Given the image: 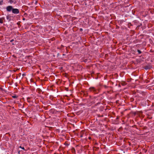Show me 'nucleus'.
Returning a JSON list of instances; mask_svg holds the SVG:
<instances>
[{"label": "nucleus", "mask_w": 154, "mask_h": 154, "mask_svg": "<svg viewBox=\"0 0 154 154\" xmlns=\"http://www.w3.org/2000/svg\"><path fill=\"white\" fill-rule=\"evenodd\" d=\"M19 147L20 148H21V149H24V148L23 147H22L21 146H20Z\"/></svg>", "instance_id": "obj_13"}, {"label": "nucleus", "mask_w": 154, "mask_h": 154, "mask_svg": "<svg viewBox=\"0 0 154 154\" xmlns=\"http://www.w3.org/2000/svg\"><path fill=\"white\" fill-rule=\"evenodd\" d=\"M152 68V66L150 65L144 66L143 68L146 70L150 69Z\"/></svg>", "instance_id": "obj_4"}, {"label": "nucleus", "mask_w": 154, "mask_h": 154, "mask_svg": "<svg viewBox=\"0 0 154 154\" xmlns=\"http://www.w3.org/2000/svg\"><path fill=\"white\" fill-rule=\"evenodd\" d=\"M80 31H82V28L80 29Z\"/></svg>", "instance_id": "obj_15"}, {"label": "nucleus", "mask_w": 154, "mask_h": 154, "mask_svg": "<svg viewBox=\"0 0 154 154\" xmlns=\"http://www.w3.org/2000/svg\"><path fill=\"white\" fill-rule=\"evenodd\" d=\"M12 97L14 98H16L17 97V96L16 95H14L12 96Z\"/></svg>", "instance_id": "obj_8"}, {"label": "nucleus", "mask_w": 154, "mask_h": 154, "mask_svg": "<svg viewBox=\"0 0 154 154\" xmlns=\"http://www.w3.org/2000/svg\"><path fill=\"white\" fill-rule=\"evenodd\" d=\"M89 89L91 91H93L95 93H98L97 91L95 89L94 87H91L89 88Z\"/></svg>", "instance_id": "obj_2"}, {"label": "nucleus", "mask_w": 154, "mask_h": 154, "mask_svg": "<svg viewBox=\"0 0 154 154\" xmlns=\"http://www.w3.org/2000/svg\"><path fill=\"white\" fill-rule=\"evenodd\" d=\"M82 135H81L80 137H82Z\"/></svg>", "instance_id": "obj_20"}, {"label": "nucleus", "mask_w": 154, "mask_h": 154, "mask_svg": "<svg viewBox=\"0 0 154 154\" xmlns=\"http://www.w3.org/2000/svg\"><path fill=\"white\" fill-rule=\"evenodd\" d=\"M0 23H3V21L0 18Z\"/></svg>", "instance_id": "obj_9"}, {"label": "nucleus", "mask_w": 154, "mask_h": 154, "mask_svg": "<svg viewBox=\"0 0 154 154\" xmlns=\"http://www.w3.org/2000/svg\"><path fill=\"white\" fill-rule=\"evenodd\" d=\"M12 44L13 45H14V43H12Z\"/></svg>", "instance_id": "obj_18"}, {"label": "nucleus", "mask_w": 154, "mask_h": 154, "mask_svg": "<svg viewBox=\"0 0 154 154\" xmlns=\"http://www.w3.org/2000/svg\"><path fill=\"white\" fill-rule=\"evenodd\" d=\"M2 2H3L2 1H0V5H2Z\"/></svg>", "instance_id": "obj_12"}, {"label": "nucleus", "mask_w": 154, "mask_h": 154, "mask_svg": "<svg viewBox=\"0 0 154 154\" xmlns=\"http://www.w3.org/2000/svg\"><path fill=\"white\" fill-rule=\"evenodd\" d=\"M12 12L14 14H17L19 13V11L18 9L17 8H13L12 10Z\"/></svg>", "instance_id": "obj_1"}, {"label": "nucleus", "mask_w": 154, "mask_h": 154, "mask_svg": "<svg viewBox=\"0 0 154 154\" xmlns=\"http://www.w3.org/2000/svg\"><path fill=\"white\" fill-rule=\"evenodd\" d=\"M13 41H14V39H12V40H11L10 41V42H12Z\"/></svg>", "instance_id": "obj_14"}, {"label": "nucleus", "mask_w": 154, "mask_h": 154, "mask_svg": "<svg viewBox=\"0 0 154 154\" xmlns=\"http://www.w3.org/2000/svg\"><path fill=\"white\" fill-rule=\"evenodd\" d=\"M13 8L12 6H8L6 7V10L10 12L12 10Z\"/></svg>", "instance_id": "obj_3"}, {"label": "nucleus", "mask_w": 154, "mask_h": 154, "mask_svg": "<svg viewBox=\"0 0 154 154\" xmlns=\"http://www.w3.org/2000/svg\"><path fill=\"white\" fill-rule=\"evenodd\" d=\"M6 18H7V19L8 20V19H9V15H7V16H6Z\"/></svg>", "instance_id": "obj_10"}, {"label": "nucleus", "mask_w": 154, "mask_h": 154, "mask_svg": "<svg viewBox=\"0 0 154 154\" xmlns=\"http://www.w3.org/2000/svg\"><path fill=\"white\" fill-rule=\"evenodd\" d=\"M14 2V1H13V0H9V2L11 4L13 3V2Z\"/></svg>", "instance_id": "obj_6"}, {"label": "nucleus", "mask_w": 154, "mask_h": 154, "mask_svg": "<svg viewBox=\"0 0 154 154\" xmlns=\"http://www.w3.org/2000/svg\"><path fill=\"white\" fill-rule=\"evenodd\" d=\"M72 152H75V149L73 148H72Z\"/></svg>", "instance_id": "obj_11"}, {"label": "nucleus", "mask_w": 154, "mask_h": 154, "mask_svg": "<svg viewBox=\"0 0 154 154\" xmlns=\"http://www.w3.org/2000/svg\"><path fill=\"white\" fill-rule=\"evenodd\" d=\"M88 138H89V139H91V137H89Z\"/></svg>", "instance_id": "obj_16"}, {"label": "nucleus", "mask_w": 154, "mask_h": 154, "mask_svg": "<svg viewBox=\"0 0 154 154\" xmlns=\"http://www.w3.org/2000/svg\"><path fill=\"white\" fill-rule=\"evenodd\" d=\"M81 135L85 134V131H81Z\"/></svg>", "instance_id": "obj_5"}, {"label": "nucleus", "mask_w": 154, "mask_h": 154, "mask_svg": "<svg viewBox=\"0 0 154 154\" xmlns=\"http://www.w3.org/2000/svg\"><path fill=\"white\" fill-rule=\"evenodd\" d=\"M23 20H25V18H23Z\"/></svg>", "instance_id": "obj_17"}, {"label": "nucleus", "mask_w": 154, "mask_h": 154, "mask_svg": "<svg viewBox=\"0 0 154 154\" xmlns=\"http://www.w3.org/2000/svg\"><path fill=\"white\" fill-rule=\"evenodd\" d=\"M16 3V2L15 1L14 2V3Z\"/></svg>", "instance_id": "obj_19"}, {"label": "nucleus", "mask_w": 154, "mask_h": 154, "mask_svg": "<svg viewBox=\"0 0 154 154\" xmlns=\"http://www.w3.org/2000/svg\"><path fill=\"white\" fill-rule=\"evenodd\" d=\"M137 52H138V53H139V54H140L141 53V51L139 50H137Z\"/></svg>", "instance_id": "obj_7"}]
</instances>
